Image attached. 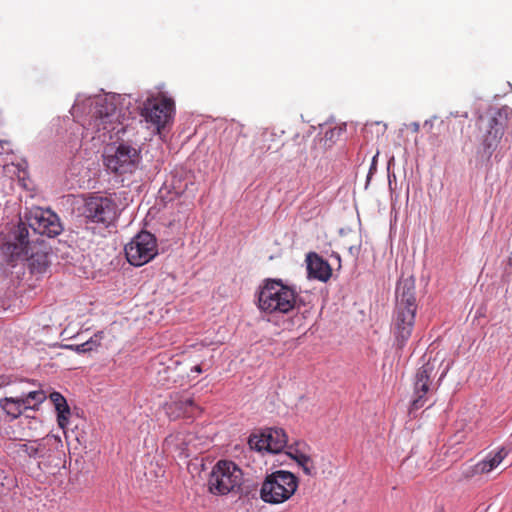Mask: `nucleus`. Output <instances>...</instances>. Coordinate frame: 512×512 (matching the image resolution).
<instances>
[{"instance_id":"obj_1","label":"nucleus","mask_w":512,"mask_h":512,"mask_svg":"<svg viewBox=\"0 0 512 512\" xmlns=\"http://www.w3.org/2000/svg\"><path fill=\"white\" fill-rule=\"evenodd\" d=\"M413 276L401 277L396 287V305L393 315V334L397 349H403L411 337L418 303Z\"/></svg>"},{"instance_id":"obj_2","label":"nucleus","mask_w":512,"mask_h":512,"mask_svg":"<svg viewBox=\"0 0 512 512\" xmlns=\"http://www.w3.org/2000/svg\"><path fill=\"white\" fill-rule=\"evenodd\" d=\"M5 253L11 257H25L28 259L29 268L32 273H44L49 267L48 253L45 251L33 252L30 247L29 231L25 223L19 222L13 226L4 242Z\"/></svg>"},{"instance_id":"obj_3","label":"nucleus","mask_w":512,"mask_h":512,"mask_svg":"<svg viewBox=\"0 0 512 512\" xmlns=\"http://www.w3.org/2000/svg\"><path fill=\"white\" fill-rule=\"evenodd\" d=\"M297 293L280 279H266L258 293V307L268 314H287L296 306Z\"/></svg>"},{"instance_id":"obj_4","label":"nucleus","mask_w":512,"mask_h":512,"mask_svg":"<svg viewBox=\"0 0 512 512\" xmlns=\"http://www.w3.org/2000/svg\"><path fill=\"white\" fill-rule=\"evenodd\" d=\"M298 478L291 472L277 470L267 474L260 488V498L265 503L282 504L297 491Z\"/></svg>"},{"instance_id":"obj_5","label":"nucleus","mask_w":512,"mask_h":512,"mask_svg":"<svg viewBox=\"0 0 512 512\" xmlns=\"http://www.w3.org/2000/svg\"><path fill=\"white\" fill-rule=\"evenodd\" d=\"M243 484V472L232 461H218L208 478V490L214 495L237 493Z\"/></svg>"},{"instance_id":"obj_6","label":"nucleus","mask_w":512,"mask_h":512,"mask_svg":"<svg viewBox=\"0 0 512 512\" xmlns=\"http://www.w3.org/2000/svg\"><path fill=\"white\" fill-rule=\"evenodd\" d=\"M83 215L93 223L108 227L118 217V205L110 196L92 194L85 199Z\"/></svg>"},{"instance_id":"obj_7","label":"nucleus","mask_w":512,"mask_h":512,"mask_svg":"<svg viewBox=\"0 0 512 512\" xmlns=\"http://www.w3.org/2000/svg\"><path fill=\"white\" fill-rule=\"evenodd\" d=\"M157 253L156 238L148 231H141L125 246L127 261L133 266H142L150 262Z\"/></svg>"},{"instance_id":"obj_8","label":"nucleus","mask_w":512,"mask_h":512,"mask_svg":"<svg viewBox=\"0 0 512 512\" xmlns=\"http://www.w3.org/2000/svg\"><path fill=\"white\" fill-rule=\"evenodd\" d=\"M121 114L115 104L108 99H101L96 102L89 126L96 132H116L124 130L123 123L120 120Z\"/></svg>"},{"instance_id":"obj_9","label":"nucleus","mask_w":512,"mask_h":512,"mask_svg":"<svg viewBox=\"0 0 512 512\" xmlns=\"http://www.w3.org/2000/svg\"><path fill=\"white\" fill-rule=\"evenodd\" d=\"M175 104L171 98L162 94L148 98L141 110V116L146 122L151 123L160 132L161 128L171 120Z\"/></svg>"},{"instance_id":"obj_10","label":"nucleus","mask_w":512,"mask_h":512,"mask_svg":"<svg viewBox=\"0 0 512 512\" xmlns=\"http://www.w3.org/2000/svg\"><path fill=\"white\" fill-rule=\"evenodd\" d=\"M47 398L46 393L39 390H22L19 396L0 399V407L13 419L18 418L27 409H38Z\"/></svg>"},{"instance_id":"obj_11","label":"nucleus","mask_w":512,"mask_h":512,"mask_svg":"<svg viewBox=\"0 0 512 512\" xmlns=\"http://www.w3.org/2000/svg\"><path fill=\"white\" fill-rule=\"evenodd\" d=\"M105 165L108 170L117 174L134 172L140 162L139 151L127 144H120L111 154H106Z\"/></svg>"},{"instance_id":"obj_12","label":"nucleus","mask_w":512,"mask_h":512,"mask_svg":"<svg viewBox=\"0 0 512 512\" xmlns=\"http://www.w3.org/2000/svg\"><path fill=\"white\" fill-rule=\"evenodd\" d=\"M28 226L37 234L55 237L62 232L60 219L50 209L34 208L26 216Z\"/></svg>"},{"instance_id":"obj_13","label":"nucleus","mask_w":512,"mask_h":512,"mask_svg":"<svg viewBox=\"0 0 512 512\" xmlns=\"http://www.w3.org/2000/svg\"><path fill=\"white\" fill-rule=\"evenodd\" d=\"M436 360L427 361L416 372L414 393L416 398L411 404V410H418L424 406L425 396L430 391L432 381L436 375Z\"/></svg>"},{"instance_id":"obj_14","label":"nucleus","mask_w":512,"mask_h":512,"mask_svg":"<svg viewBox=\"0 0 512 512\" xmlns=\"http://www.w3.org/2000/svg\"><path fill=\"white\" fill-rule=\"evenodd\" d=\"M505 122L499 113L498 117H491L485 125V133L482 139L483 153L490 158L497 149L503 137Z\"/></svg>"},{"instance_id":"obj_15","label":"nucleus","mask_w":512,"mask_h":512,"mask_svg":"<svg viewBox=\"0 0 512 512\" xmlns=\"http://www.w3.org/2000/svg\"><path fill=\"white\" fill-rule=\"evenodd\" d=\"M307 271L311 278L326 282L332 275V269L327 261L318 254L311 252L307 255Z\"/></svg>"},{"instance_id":"obj_16","label":"nucleus","mask_w":512,"mask_h":512,"mask_svg":"<svg viewBox=\"0 0 512 512\" xmlns=\"http://www.w3.org/2000/svg\"><path fill=\"white\" fill-rule=\"evenodd\" d=\"M166 413L170 418L176 419L181 416L193 417L197 409L192 398H181L165 405Z\"/></svg>"},{"instance_id":"obj_17","label":"nucleus","mask_w":512,"mask_h":512,"mask_svg":"<svg viewBox=\"0 0 512 512\" xmlns=\"http://www.w3.org/2000/svg\"><path fill=\"white\" fill-rule=\"evenodd\" d=\"M11 449L18 457L36 459L43 456L45 447L40 441L34 440L24 443H13Z\"/></svg>"},{"instance_id":"obj_18","label":"nucleus","mask_w":512,"mask_h":512,"mask_svg":"<svg viewBox=\"0 0 512 512\" xmlns=\"http://www.w3.org/2000/svg\"><path fill=\"white\" fill-rule=\"evenodd\" d=\"M265 437L268 443L266 444L267 452L279 453L287 445L288 437L285 431L281 428H267L265 429Z\"/></svg>"},{"instance_id":"obj_19","label":"nucleus","mask_w":512,"mask_h":512,"mask_svg":"<svg viewBox=\"0 0 512 512\" xmlns=\"http://www.w3.org/2000/svg\"><path fill=\"white\" fill-rule=\"evenodd\" d=\"M49 398L57 411V423L64 430L68 425V419L71 414L70 407L64 396L59 392H52Z\"/></svg>"},{"instance_id":"obj_20","label":"nucleus","mask_w":512,"mask_h":512,"mask_svg":"<svg viewBox=\"0 0 512 512\" xmlns=\"http://www.w3.org/2000/svg\"><path fill=\"white\" fill-rule=\"evenodd\" d=\"M192 439V434L178 432L176 434L169 435L165 439V442L167 445H173L176 449L180 450L181 453H185L186 456H189L191 454L190 442Z\"/></svg>"},{"instance_id":"obj_21","label":"nucleus","mask_w":512,"mask_h":512,"mask_svg":"<svg viewBox=\"0 0 512 512\" xmlns=\"http://www.w3.org/2000/svg\"><path fill=\"white\" fill-rule=\"evenodd\" d=\"M507 456V451L504 448L499 449L495 454H489L485 459L480 461L482 464V471L484 473H489L493 469L499 466V464L505 459Z\"/></svg>"},{"instance_id":"obj_22","label":"nucleus","mask_w":512,"mask_h":512,"mask_svg":"<svg viewBox=\"0 0 512 512\" xmlns=\"http://www.w3.org/2000/svg\"><path fill=\"white\" fill-rule=\"evenodd\" d=\"M102 333L94 334L89 340L76 345H66V348L73 350L77 353H86L95 350L101 345Z\"/></svg>"},{"instance_id":"obj_23","label":"nucleus","mask_w":512,"mask_h":512,"mask_svg":"<svg viewBox=\"0 0 512 512\" xmlns=\"http://www.w3.org/2000/svg\"><path fill=\"white\" fill-rule=\"evenodd\" d=\"M291 458L302 468L306 475L312 476L315 474V466L310 456L296 450L290 454Z\"/></svg>"},{"instance_id":"obj_24","label":"nucleus","mask_w":512,"mask_h":512,"mask_svg":"<svg viewBox=\"0 0 512 512\" xmlns=\"http://www.w3.org/2000/svg\"><path fill=\"white\" fill-rule=\"evenodd\" d=\"M268 443L267 437H265V430L260 434H252L249 437L248 444L251 449L258 452H267L266 444Z\"/></svg>"},{"instance_id":"obj_25","label":"nucleus","mask_w":512,"mask_h":512,"mask_svg":"<svg viewBox=\"0 0 512 512\" xmlns=\"http://www.w3.org/2000/svg\"><path fill=\"white\" fill-rule=\"evenodd\" d=\"M482 464L480 461L478 463H465L461 467V477L463 479H470L476 475L484 474V471L480 468Z\"/></svg>"},{"instance_id":"obj_26","label":"nucleus","mask_w":512,"mask_h":512,"mask_svg":"<svg viewBox=\"0 0 512 512\" xmlns=\"http://www.w3.org/2000/svg\"><path fill=\"white\" fill-rule=\"evenodd\" d=\"M343 131V127L335 126L325 131L324 138L326 141L334 143L342 135Z\"/></svg>"},{"instance_id":"obj_27","label":"nucleus","mask_w":512,"mask_h":512,"mask_svg":"<svg viewBox=\"0 0 512 512\" xmlns=\"http://www.w3.org/2000/svg\"><path fill=\"white\" fill-rule=\"evenodd\" d=\"M14 378L12 375H0V388H4L6 386L11 385L14 383Z\"/></svg>"},{"instance_id":"obj_28","label":"nucleus","mask_w":512,"mask_h":512,"mask_svg":"<svg viewBox=\"0 0 512 512\" xmlns=\"http://www.w3.org/2000/svg\"><path fill=\"white\" fill-rule=\"evenodd\" d=\"M10 151V143L6 140H0V154H5Z\"/></svg>"},{"instance_id":"obj_29","label":"nucleus","mask_w":512,"mask_h":512,"mask_svg":"<svg viewBox=\"0 0 512 512\" xmlns=\"http://www.w3.org/2000/svg\"><path fill=\"white\" fill-rule=\"evenodd\" d=\"M191 371H194V372H196V373H199V374H200V373H202V371H203V370H202L201 365H195V366L191 369Z\"/></svg>"},{"instance_id":"obj_30","label":"nucleus","mask_w":512,"mask_h":512,"mask_svg":"<svg viewBox=\"0 0 512 512\" xmlns=\"http://www.w3.org/2000/svg\"><path fill=\"white\" fill-rule=\"evenodd\" d=\"M413 130H414L415 132H417V131L419 130V124H418V123H414V124H413Z\"/></svg>"}]
</instances>
